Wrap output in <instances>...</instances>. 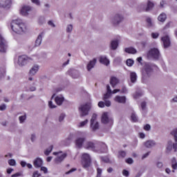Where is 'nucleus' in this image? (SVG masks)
I'll use <instances>...</instances> for the list:
<instances>
[{
	"label": "nucleus",
	"mask_w": 177,
	"mask_h": 177,
	"mask_svg": "<svg viewBox=\"0 0 177 177\" xmlns=\"http://www.w3.org/2000/svg\"><path fill=\"white\" fill-rule=\"evenodd\" d=\"M10 27L15 34H24L27 31V25L21 19H14L10 23Z\"/></svg>",
	"instance_id": "1"
},
{
	"label": "nucleus",
	"mask_w": 177,
	"mask_h": 177,
	"mask_svg": "<svg viewBox=\"0 0 177 177\" xmlns=\"http://www.w3.org/2000/svg\"><path fill=\"white\" fill-rule=\"evenodd\" d=\"M85 149H91L93 151H100L103 153L106 150V147L105 144H101L100 145H95V143L91 141H87L84 145Z\"/></svg>",
	"instance_id": "2"
},
{
	"label": "nucleus",
	"mask_w": 177,
	"mask_h": 177,
	"mask_svg": "<svg viewBox=\"0 0 177 177\" xmlns=\"http://www.w3.org/2000/svg\"><path fill=\"white\" fill-rule=\"evenodd\" d=\"M91 109H92V103L86 102L83 104L79 106V112L80 114V117H85L89 114V111H91Z\"/></svg>",
	"instance_id": "3"
},
{
	"label": "nucleus",
	"mask_w": 177,
	"mask_h": 177,
	"mask_svg": "<svg viewBox=\"0 0 177 177\" xmlns=\"http://www.w3.org/2000/svg\"><path fill=\"white\" fill-rule=\"evenodd\" d=\"M99 128H100V125L99 124V122H97V115L93 113L90 120V129L95 132L97 131Z\"/></svg>",
	"instance_id": "4"
},
{
	"label": "nucleus",
	"mask_w": 177,
	"mask_h": 177,
	"mask_svg": "<svg viewBox=\"0 0 177 177\" xmlns=\"http://www.w3.org/2000/svg\"><path fill=\"white\" fill-rule=\"evenodd\" d=\"M124 15L121 13H116L113 15L112 19H111V23L114 27H117L124 21Z\"/></svg>",
	"instance_id": "5"
},
{
	"label": "nucleus",
	"mask_w": 177,
	"mask_h": 177,
	"mask_svg": "<svg viewBox=\"0 0 177 177\" xmlns=\"http://www.w3.org/2000/svg\"><path fill=\"white\" fill-rule=\"evenodd\" d=\"M154 8V3L150 0H148L147 2V7H145V4H140L138 7L139 12H150Z\"/></svg>",
	"instance_id": "6"
},
{
	"label": "nucleus",
	"mask_w": 177,
	"mask_h": 177,
	"mask_svg": "<svg viewBox=\"0 0 177 177\" xmlns=\"http://www.w3.org/2000/svg\"><path fill=\"white\" fill-rule=\"evenodd\" d=\"M53 156H56L57 157L54 159V162L55 164H61L64 161V158L67 157L66 153H63L62 151L53 152Z\"/></svg>",
	"instance_id": "7"
},
{
	"label": "nucleus",
	"mask_w": 177,
	"mask_h": 177,
	"mask_svg": "<svg viewBox=\"0 0 177 177\" xmlns=\"http://www.w3.org/2000/svg\"><path fill=\"white\" fill-rule=\"evenodd\" d=\"M81 135H82V133H79V136H77L75 140V145L77 149H82L84 143H85V141L86 140V138L81 136Z\"/></svg>",
	"instance_id": "8"
},
{
	"label": "nucleus",
	"mask_w": 177,
	"mask_h": 177,
	"mask_svg": "<svg viewBox=\"0 0 177 177\" xmlns=\"http://www.w3.org/2000/svg\"><path fill=\"white\" fill-rule=\"evenodd\" d=\"M82 165L85 169L91 167V156L88 153H83L82 157Z\"/></svg>",
	"instance_id": "9"
},
{
	"label": "nucleus",
	"mask_w": 177,
	"mask_h": 177,
	"mask_svg": "<svg viewBox=\"0 0 177 177\" xmlns=\"http://www.w3.org/2000/svg\"><path fill=\"white\" fill-rule=\"evenodd\" d=\"M30 57L26 55H21L18 57L17 64L20 66V67H23V66H26L27 63L31 62Z\"/></svg>",
	"instance_id": "10"
},
{
	"label": "nucleus",
	"mask_w": 177,
	"mask_h": 177,
	"mask_svg": "<svg viewBox=\"0 0 177 177\" xmlns=\"http://www.w3.org/2000/svg\"><path fill=\"white\" fill-rule=\"evenodd\" d=\"M148 57H152L153 59H158V57H160V50H158V48H151L148 52Z\"/></svg>",
	"instance_id": "11"
},
{
	"label": "nucleus",
	"mask_w": 177,
	"mask_h": 177,
	"mask_svg": "<svg viewBox=\"0 0 177 177\" xmlns=\"http://www.w3.org/2000/svg\"><path fill=\"white\" fill-rule=\"evenodd\" d=\"M6 49H8V43L0 35V52L5 53L6 52Z\"/></svg>",
	"instance_id": "12"
},
{
	"label": "nucleus",
	"mask_w": 177,
	"mask_h": 177,
	"mask_svg": "<svg viewBox=\"0 0 177 177\" xmlns=\"http://www.w3.org/2000/svg\"><path fill=\"white\" fill-rule=\"evenodd\" d=\"M68 74L75 80H76L77 78H80V77H81V73H80V71L74 68L69 69L68 71Z\"/></svg>",
	"instance_id": "13"
},
{
	"label": "nucleus",
	"mask_w": 177,
	"mask_h": 177,
	"mask_svg": "<svg viewBox=\"0 0 177 177\" xmlns=\"http://www.w3.org/2000/svg\"><path fill=\"white\" fill-rule=\"evenodd\" d=\"M38 71H39V65L37 64H35L32 66V67L29 70L28 74L31 77H34V75H35L37 73H38Z\"/></svg>",
	"instance_id": "14"
},
{
	"label": "nucleus",
	"mask_w": 177,
	"mask_h": 177,
	"mask_svg": "<svg viewBox=\"0 0 177 177\" xmlns=\"http://www.w3.org/2000/svg\"><path fill=\"white\" fill-rule=\"evenodd\" d=\"M145 147L147 149H153L157 146V142L154 140H148L143 143Z\"/></svg>",
	"instance_id": "15"
},
{
	"label": "nucleus",
	"mask_w": 177,
	"mask_h": 177,
	"mask_svg": "<svg viewBox=\"0 0 177 177\" xmlns=\"http://www.w3.org/2000/svg\"><path fill=\"white\" fill-rule=\"evenodd\" d=\"M54 97H55L54 99L55 102L57 106H62V104L64 103L65 98H64V96H63V95L59 94V95H55Z\"/></svg>",
	"instance_id": "16"
},
{
	"label": "nucleus",
	"mask_w": 177,
	"mask_h": 177,
	"mask_svg": "<svg viewBox=\"0 0 177 177\" xmlns=\"http://www.w3.org/2000/svg\"><path fill=\"white\" fill-rule=\"evenodd\" d=\"M31 12V7L29 6H23L20 10L21 16H28V12Z\"/></svg>",
	"instance_id": "17"
},
{
	"label": "nucleus",
	"mask_w": 177,
	"mask_h": 177,
	"mask_svg": "<svg viewBox=\"0 0 177 177\" xmlns=\"http://www.w3.org/2000/svg\"><path fill=\"white\" fill-rule=\"evenodd\" d=\"M164 48H169L171 46V39L168 35L162 37L161 38Z\"/></svg>",
	"instance_id": "18"
},
{
	"label": "nucleus",
	"mask_w": 177,
	"mask_h": 177,
	"mask_svg": "<svg viewBox=\"0 0 177 177\" xmlns=\"http://www.w3.org/2000/svg\"><path fill=\"white\" fill-rule=\"evenodd\" d=\"M113 100L116 103H120L122 104H125V103H127V97L121 96V95H116L113 98Z\"/></svg>",
	"instance_id": "19"
},
{
	"label": "nucleus",
	"mask_w": 177,
	"mask_h": 177,
	"mask_svg": "<svg viewBox=\"0 0 177 177\" xmlns=\"http://www.w3.org/2000/svg\"><path fill=\"white\" fill-rule=\"evenodd\" d=\"M111 121V119L109 118V113L104 112L101 116V122L102 124H109V122H110Z\"/></svg>",
	"instance_id": "20"
},
{
	"label": "nucleus",
	"mask_w": 177,
	"mask_h": 177,
	"mask_svg": "<svg viewBox=\"0 0 177 177\" xmlns=\"http://www.w3.org/2000/svg\"><path fill=\"white\" fill-rule=\"evenodd\" d=\"M99 62L101 64H104V66H109L110 64V59H109L105 55L100 56Z\"/></svg>",
	"instance_id": "21"
},
{
	"label": "nucleus",
	"mask_w": 177,
	"mask_h": 177,
	"mask_svg": "<svg viewBox=\"0 0 177 177\" xmlns=\"http://www.w3.org/2000/svg\"><path fill=\"white\" fill-rule=\"evenodd\" d=\"M12 0H0V8H10Z\"/></svg>",
	"instance_id": "22"
},
{
	"label": "nucleus",
	"mask_w": 177,
	"mask_h": 177,
	"mask_svg": "<svg viewBox=\"0 0 177 177\" xmlns=\"http://www.w3.org/2000/svg\"><path fill=\"white\" fill-rule=\"evenodd\" d=\"M97 62V59H96V58H93L88 62V64H87L88 71H91V70L95 67Z\"/></svg>",
	"instance_id": "23"
},
{
	"label": "nucleus",
	"mask_w": 177,
	"mask_h": 177,
	"mask_svg": "<svg viewBox=\"0 0 177 177\" xmlns=\"http://www.w3.org/2000/svg\"><path fill=\"white\" fill-rule=\"evenodd\" d=\"M110 84L112 88H115V86L120 84V80L115 77H111L110 79Z\"/></svg>",
	"instance_id": "24"
},
{
	"label": "nucleus",
	"mask_w": 177,
	"mask_h": 177,
	"mask_svg": "<svg viewBox=\"0 0 177 177\" xmlns=\"http://www.w3.org/2000/svg\"><path fill=\"white\" fill-rule=\"evenodd\" d=\"M42 164H44V162L40 158H36L33 162V165L35 168H41V167H42Z\"/></svg>",
	"instance_id": "25"
},
{
	"label": "nucleus",
	"mask_w": 177,
	"mask_h": 177,
	"mask_svg": "<svg viewBox=\"0 0 177 177\" xmlns=\"http://www.w3.org/2000/svg\"><path fill=\"white\" fill-rule=\"evenodd\" d=\"M167 20V14L165 12L160 13L158 17V21L160 23H165Z\"/></svg>",
	"instance_id": "26"
},
{
	"label": "nucleus",
	"mask_w": 177,
	"mask_h": 177,
	"mask_svg": "<svg viewBox=\"0 0 177 177\" xmlns=\"http://www.w3.org/2000/svg\"><path fill=\"white\" fill-rule=\"evenodd\" d=\"M130 80H131V82H132L133 84H135V82H136V80H138V75H136V73L135 72L130 73Z\"/></svg>",
	"instance_id": "27"
},
{
	"label": "nucleus",
	"mask_w": 177,
	"mask_h": 177,
	"mask_svg": "<svg viewBox=\"0 0 177 177\" xmlns=\"http://www.w3.org/2000/svg\"><path fill=\"white\" fill-rule=\"evenodd\" d=\"M124 52H126V53H129L131 55H135V53H136V49H135L133 47H129V48H124Z\"/></svg>",
	"instance_id": "28"
},
{
	"label": "nucleus",
	"mask_w": 177,
	"mask_h": 177,
	"mask_svg": "<svg viewBox=\"0 0 177 177\" xmlns=\"http://www.w3.org/2000/svg\"><path fill=\"white\" fill-rule=\"evenodd\" d=\"M111 49H113V50H115V49H117V48H118V39L113 40L111 42Z\"/></svg>",
	"instance_id": "29"
},
{
	"label": "nucleus",
	"mask_w": 177,
	"mask_h": 177,
	"mask_svg": "<svg viewBox=\"0 0 177 177\" xmlns=\"http://www.w3.org/2000/svg\"><path fill=\"white\" fill-rule=\"evenodd\" d=\"M41 44H42V34L38 35L36 41H35V46H40Z\"/></svg>",
	"instance_id": "30"
},
{
	"label": "nucleus",
	"mask_w": 177,
	"mask_h": 177,
	"mask_svg": "<svg viewBox=\"0 0 177 177\" xmlns=\"http://www.w3.org/2000/svg\"><path fill=\"white\" fill-rule=\"evenodd\" d=\"M29 59H31L30 62H35V61L39 60V59H41V55L38 53H36V54L32 55V56L29 57Z\"/></svg>",
	"instance_id": "31"
},
{
	"label": "nucleus",
	"mask_w": 177,
	"mask_h": 177,
	"mask_svg": "<svg viewBox=\"0 0 177 177\" xmlns=\"http://www.w3.org/2000/svg\"><path fill=\"white\" fill-rule=\"evenodd\" d=\"M88 122H89V120L86 119L85 120L79 122L77 127L78 128H84V127H86V125H88Z\"/></svg>",
	"instance_id": "32"
},
{
	"label": "nucleus",
	"mask_w": 177,
	"mask_h": 177,
	"mask_svg": "<svg viewBox=\"0 0 177 177\" xmlns=\"http://www.w3.org/2000/svg\"><path fill=\"white\" fill-rule=\"evenodd\" d=\"M38 24L42 25V24H45L46 21V19L45 18L44 16H40L38 18Z\"/></svg>",
	"instance_id": "33"
},
{
	"label": "nucleus",
	"mask_w": 177,
	"mask_h": 177,
	"mask_svg": "<svg viewBox=\"0 0 177 177\" xmlns=\"http://www.w3.org/2000/svg\"><path fill=\"white\" fill-rule=\"evenodd\" d=\"M146 22L148 27H153L154 26V23L153 22V19L150 17H147Z\"/></svg>",
	"instance_id": "34"
},
{
	"label": "nucleus",
	"mask_w": 177,
	"mask_h": 177,
	"mask_svg": "<svg viewBox=\"0 0 177 177\" xmlns=\"http://www.w3.org/2000/svg\"><path fill=\"white\" fill-rule=\"evenodd\" d=\"M49 9H50V4L45 3L43 8V12L44 13H49Z\"/></svg>",
	"instance_id": "35"
},
{
	"label": "nucleus",
	"mask_w": 177,
	"mask_h": 177,
	"mask_svg": "<svg viewBox=\"0 0 177 177\" xmlns=\"http://www.w3.org/2000/svg\"><path fill=\"white\" fill-rule=\"evenodd\" d=\"M171 135L174 137V141L177 142V127L171 131Z\"/></svg>",
	"instance_id": "36"
},
{
	"label": "nucleus",
	"mask_w": 177,
	"mask_h": 177,
	"mask_svg": "<svg viewBox=\"0 0 177 177\" xmlns=\"http://www.w3.org/2000/svg\"><path fill=\"white\" fill-rule=\"evenodd\" d=\"M171 167L173 168V169H177L176 158H173L171 159Z\"/></svg>",
	"instance_id": "37"
},
{
	"label": "nucleus",
	"mask_w": 177,
	"mask_h": 177,
	"mask_svg": "<svg viewBox=\"0 0 177 177\" xmlns=\"http://www.w3.org/2000/svg\"><path fill=\"white\" fill-rule=\"evenodd\" d=\"M167 151H171L173 149V143L172 141H169L167 142Z\"/></svg>",
	"instance_id": "38"
},
{
	"label": "nucleus",
	"mask_w": 177,
	"mask_h": 177,
	"mask_svg": "<svg viewBox=\"0 0 177 177\" xmlns=\"http://www.w3.org/2000/svg\"><path fill=\"white\" fill-rule=\"evenodd\" d=\"M53 150V146H50L45 151H44V154L46 156H49V154H50V153H52V151Z\"/></svg>",
	"instance_id": "39"
},
{
	"label": "nucleus",
	"mask_w": 177,
	"mask_h": 177,
	"mask_svg": "<svg viewBox=\"0 0 177 177\" xmlns=\"http://www.w3.org/2000/svg\"><path fill=\"white\" fill-rule=\"evenodd\" d=\"M131 120L133 122H136L138 121V116H136V114H135V113H131Z\"/></svg>",
	"instance_id": "40"
},
{
	"label": "nucleus",
	"mask_w": 177,
	"mask_h": 177,
	"mask_svg": "<svg viewBox=\"0 0 177 177\" xmlns=\"http://www.w3.org/2000/svg\"><path fill=\"white\" fill-rule=\"evenodd\" d=\"M151 68H146L145 69V71H143V74H145V73H146L147 75H148V77L150 76V74H151Z\"/></svg>",
	"instance_id": "41"
},
{
	"label": "nucleus",
	"mask_w": 177,
	"mask_h": 177,
	"mask_svg": "<svg viewBox=\"0 0 177 177\" xmlns=\"http://www.w3.org/2000/svg\"><path fill=\"white\" fill-rule=\"evenodd\" d=\"M48 107L49 109H56L57 106L53 103V101L50 100L48 101Z\"/></svg>",
	"instance_id": "42"
},
{
	"label": "nucleus",
	"mask_w": 177,
	"mask_h": 177,
	"mask_svg": "<svg viewBox=\"0 0 177 177\" xmlns=\"http://www.w3.org/2000/svg\"><path fill=\"white\" fill-rule=\"evenodd\" d=\"M26 118H27V116L26 115L19 116V120L20 124H23V122L26 121Z\"/></svg>",
	"instance_id": "43"
},
{
	"label": "nucleus",
	"mask_w": 177,
	"mask_h": 177,
	"mask_svg": "<svg viewBox=\"0 0 177 177\" xmlns=\"http://www.w3.org/2000/svg\"><path fill=\"white\" fill-rule=\"evenodd\" d=\"M73 24H68L66 26V32H73Z\"/></svg>",
	"instance_id": "44"
},
{
	"label": "nucleus",
	"mask_w": 177,
	"mask_h": 177,
	"mask_svg": "<svg viewBox=\"0 0 177 177\" xmlns=\"http://www.w3.org/2000/svg\"><path fill=\"white\" fill-rule=\"evenodd\" d=\"M8 164L11 167H15L16 165V160L15 159H10L8 160Z\"/></svg>",
	"instance_id": "45"
},
{
	"label": "nucleus",
	"mask_w": 177,
	"mask_h": 177,
	"mask_svg": "<svg viewBox=\"0 0 177 177\" xmlns=\"http://www.w3.org/2000/svg\"><path fill=\"white\" fill-rule=\"evenodd\" d=\"M111 97V93H106L104 95L103 100H107V99H110Z\"/></svg>",
	"instance_id": "46"
},
{
	"label": "nucleus",
	"mask_w": 177,
	"mask_h": 177,
	"mask_svg": "<svg viewBox=\"0 0 177 177\" xmlns=\"http://www.w3.org/2000/svg\"><path fill=\"white\" fill-rule=\"evenodd\" d=\"M62 91V88H56L55 91H54V93L53 94V95L51 96V100L55 99V96H56V93H57V92H61Z\"/></svg>",
	"instance_id": "47"
},
{
	"label": "nucleus",
	"mask_w": 177,
	"mask_h": 177,
	"mask_svg": "<svg viewBox=\"0 0 177 177\" xmlns=\"http://www.w3.org/2000/svg\"><path fill=\"white\" fill-rule=\"evenodd\" d=\"M126 63L129 67H132V66H133V61L131 59H127Z\"/></svg>",
	"instance_id": "48"
},
{
	"label": "nucleus",
	"mask_w": 177,
	"mask_h": 177,
	"mask_svg": "<svg viewBox=\"0 0 177 177\" xmlns=\"http://www.w3.org/2000/svg\"><path fill=\"white\" fill-rule=\"evenodd\" d=\"M102 172H103V170L101 168L97 167V177H102Z\"/></svg>",
	"instance_id": "49"
},
{
	"label": "nucleus",
	"mask_w": 177,
	"mask_h": 177,
	"mask_svg": "<svg viewBox=\"0 0 177 177\" xmlns=\"http://www.w3.org/2000/svg\"><path fill=\"white\" fill-rule=\"evenodd\" d=\"M125 156H127V153L125 151H119V155H118L119 158H124V157H125Z\"/></svg>",
	"instance_id": "50"
},
{
	"label": "nucleus",
	"mask_w": 177,
	"mask_h": 177,
	"mask_svg": "<svg viewBox=\"0 0 177 177\" xmlns=\"http://www.w3.org/2000/svg\"><path fill=\"white\" fill-rule=\"evenodd\" d=\"M31 2L37 6H41V1L39 0H31Z\"/></svg>",
	"instance_id": "51"
},
{
	"label": "nucleus",
	"mask_w": 177,
	"mask_h": 177,
	"mask_svg": "<svg viewBox=\"0 0 177 177\" xmlns=\"http://www.w3.org/2000/svg\"><path fill=\"white\" fill-rule=\"evenodd\" d=\"M104 104L106 107H110L111 106V101L109 100H104Z\"/></svg>",
	"instance_id": "52"
},
{
	"label": "nucleus",
	"mask_w": 177,
	"mask_h": 177,
	"mask_svg": "<svg viewBox=\"0 0 177 177\" xmlns=\"http://www.w3.org/2000/svg\"><path fill=\"white\" fill-rule=\"evenodd\" d=\"M7 106L6 104H1L0 105V111H5L6 110Z\"/></svg>",
	"instance_id": "53"
},
{
	"label": "nucleus",
	"mask_w": 177,
	"mask_h": 177,
	"mask_svg": "<svg viewBox=\"0 0 177 177\" xmlns=\"http://www.w3.org/2000/svg\"><path fill=\"white\" fill-rule=\"evenodd\" d=\"M171 26H172V22L171 21H169V22H167L166 24V25L163 28V30H167V29L169 28Z\"/></svg>",
	"instance_id": "54"
},
{
	"label": "nucleus",
	"mask_w": 177,
	"mask_h": 177,
	"mask_svg": "<svg viewBox=\"0 0 177 177\" xmlns=\"http://www.w3.org/2000/svg\"><path fill=\"white\" fill-rule=\"evenodd\" d=\"M165 5H167V1L161 0L160 1V8H165Z\"/></svg>",
	"instance_id": "55"
},
{
	"label": "nucleus",
	"mask_w": 177,
	"mask_h": 177,
	"mask_svg": "<svg viewBox=\"0 0 177 177\" xmlns=\"http://www.w3.org/2000/svg\"><path fill=\"white\" fill-rule=\"evenodd\" d=\"M120 92L121 93H128V89L127 88V87L122 86Z\"/></svg>",
	"instance_id": "56"
},
{
	"label": "nucleus",
	"mask_w": 177,
	"mask_h": 177,
	"mask_svg": "<svg viewBox=\"0 0 177 177\" xmlns=\"http://www.w3.org/2000/svg\"><path fill=\"white\" fill-rule=\"evenodd\" d=\"M98 107H100V109H104V106L105 104H104V102H102V101H100L98 102V104H97Z\"/></svg>",
	"instance_id": "57"
},
{
	"label": "nucleus",
	"mask_w": 177,
	"mask_h": 177,
	"mask_svg": "<svg viewBox=\"0 0 177 177\" xmlns=\"http://www.w3.org/2000/svg\"><path fill=\"white\" fill-rule=\"evenodd\" d=\"M151 35L153 39H156L158 37H160V34L158 32H152Z\"/></svg>",
	"instance_id": "58"
},
{
	"label": "nucleus",
	"mask_w": 177,
	"mask_h": 177,
	"mask_svg": "<svg viewBox=\"0 0 177 177\" xmlns=\"http://www.w3.org/2000/svg\"><path fill=\"white\" fill-rule=\"evenodd\" d=\"M66 118V114L62 113L59 117V122H62V121H64V118Z\"/></svg>",
	"instance_id": "59"
},
{
	"label": "nucleus",
	"mask_w": 177,
	"mask_h": 177,
	"mask_svg": "<svg viewBox=\"0 0 177 177\" xmlns=\"http://www.w3.org/2000/svg\"><path fill=\"white\" fill-rule=\"evenodd\" d=\"M41 176V174H39V171H35L32 175V177H39Z\"/></svg>",
	"instance_id": "60"
},
{
	"label": "nucleus",
	"mask_w": 177,
	"mask_h": 177,
	"mask_svg": "<svg viewBox=\"0 0 177 177\" xmlns=\"http://www.w3.org/2000/svg\"><path fill=\"white\" fill-rule=\"evenodd\" d=\"M36 139H37V136L35 133L31 134L30 136L31 142H35Z\"/></svg>",
	"instance_id": "61"
},
{
	"label": "nucleus",
	"mask_w": 177,
	"mask_h": 177,
	"mask_svg": "<svg viewBox=\"0 0 177 177\" xmlns=\"http://www.w3.org/2000/svg\"><path fill=\"white\" fill-rule=\"evenodd\" d=\"M126 162L127 164H133V159L129 158L126 159Z\"/></svg>",
	"instance_id": "62"
},
{
	"label": "nucleus",
	"mask_w": 177,
	"mask_h": 177,
	"mask_svg": "<svg viewBox=\"0 0 177 177\" xmlns=\"http://www.w3.org/2000/svg\"><path fill=\"white\" fill-rule=\"evenodd\" d=\"M148 156H150V151H148L142 155V160H145V158H147Z\"/></svg>",
	"instance_id": "63"
},
{
	"label": "nucleus",
	"mask_w": 177,
	"mask_h": 177,
	"mask_svg": "<svg viewBox=\"0 0 177 177\" xmlns=\"http://www.w3.org/2000/svg\"><path fill=\"white\" fill-rule=\"evenodd\" d=\"M173 149L174 150V151H177V143H173Z\"/></svg>",
	"instance_id": "64"
}]
</instances>
